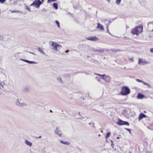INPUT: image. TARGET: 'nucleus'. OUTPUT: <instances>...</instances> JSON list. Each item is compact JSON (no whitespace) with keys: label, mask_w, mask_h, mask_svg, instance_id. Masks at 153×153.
I'll return each instance as SVG.
<instances>
[{"label":"nucleus","mask_w":153,"mask_h":153,"mask_svg":"<svg viewBox=\"0 0 153 153\" xmlns=\"http://www.w3.org/2000/svg\"><path fill=\"white\" fill-rule=\"evenodd\" d=\"M50 111L51 112H52V111H51V110H50Z\"/></svg>","instance_id":"obj_38"},{"label":"nucleus","mask_w":153,"mask_h":153,"mask_svg":"<svg viewBox=\"0 0 153 153\" xmlns=\"http://www.w3.org/2000/svg\"><path fill=\"white\" fill-rule=\"evenodd\" d=\"M110 141H111V143H113V141L112 140H110Z\"/></svg>","instance_id":"obj_35"},{"label":"nucleus","mask_w":153,"mask_h":153,"mask_svg":"<svg viewBox=\"0 0 153 153\" xmlns=\"http://www.w3.org/2000/svg\"><path fill=\"white\" fill-rule=\"evenodd\" d=\"M16 11H12L11 12L12 13H13V12H16Z\"/></svg>","instance_id":"obj_34"},{"label":"nucleus","mask_w":153,"mask_h":153,"mask_svg":"<svg viewBox=\"0 0 153 153\" xmlns=\"http://www.w3.org/2000/svg\"><path fill=\"white\" fill-rule=\"evenodd\" d=\"M55 132L57 134H58L59 136L61 137V134L60 133V131H59L58 128H56L55 130Z\"/></svg>","instance_id":"obj_15"},{"label":"nucleus","mask_w":153,"mask_h":153,"mask_svg":"<svg viewBox=\"0 0 153 153\" xmlns=\"http://www.w3.org/2000/svg\"><path fill=\"white\" fill-rule=\"evenodd\" d=\"M30 53H31V52H30Z\"/></svg>","instance_id":"obj_42"},{"label":"nucleus","mask_w":153,"mask_h":153,"mask_svg":"<svg viewBox=\"0 0 153 153\" xmlns=\"http://www.w3.org/2000/svg\"><path fill=\"white\" fill-rule=\"evenodd\" d=\"M6 0H0V3H3L6 1Z\"/></svg>","instance_id":"obj_21"},{"label":"nucleus","mask_w":153,"mask_h":153,"mask_svg":"<svg viewBox=\"0 0 153 153\" xmlns=\"http://www.w3.org/2000/svg\"><path fill=\"white\" fill-rule=\"evenodd\" d=\"M129 59L131 61V62L133 61L134 60V59L133 58H129Z\"/></svg>","instance_id":"obj_27"},{"label":"nucleus","mask_w":153,"mask_h":153,"mask_svg":"<svg viewBox=\"0 0 153 153\" xmlns=\"http://www.w3.org/2000/svg\"><path fill=\"white\" fill-rule=\"evenodd\" d=\"M111 135V133L110 132H108L106 134V136L105 137V138H106L108 137Z\"/></svg>","instance_id":"obj_16"},{"label":"nucleus","mask_w":153,"mask_h":153,"mask_svg":"<svg viewBox=\"0 0 153 153\" xmlns=\"http://www.w3.org/2000/svg\"><path fill=\"white\" fill-rule=\"evenodd\" d=\"M121 1V0H117L116 3L117 4H119L120 3Z\"/></svg>","instance_id":"obj_19"},{"label":"nucleus","mask_w":153,"mask_h":153,"mask_svg":"<svg viewBox=\"0 0 153 153\" xmlns=\"http://www.w3.org/2000/svg\"><path fill=\"white\" fill-rule=\"evenodd\" d=\"M60 142L65 145H68L69 144V143L68 142L65 141L64 142L63 141L61 140L60 141Z\"/></svg>","instance_id":"obj_13"},{"label":"nucleus","mask_w":153,"mask_h":153,"mask_svg":"<svg viewBox=\"0 0 153 153\" xmlns=\"http://www.w3.org/2000/svg\"><path fill=\"white\" fill-rule=\"evenodd\" d=\"M97 28H100V29L101 30H104V28L103 26L100 24L99 23H97Z\"/></svg>","instance_id":"obj_10"},{"label":"nucleus","mask_w":153,"mask_h":153,"mask_svg":"<svg viewBox=\"0 0 153 153\" xmlns=\"http://www.w3.org/2000/svg\"><path fill=\"white\" fill-rule=\"evenodd\" d=\"M22 61H25V62H27V63H28V61H28V60H25V59H22Z\"/></svg>","instance_id":"obj_26"},{"label":"nucleus","mask_w":153,"mask_h":153,"mask_svg":"<svg viewBox=\"0 0 153 153\" xmlns=\"http://www.w3.org/2000/svg\"><path fill=\"white\" fill-rule=\"evenodd\" d=\"M117 139H119V137H117Z\"/></svg>","instance_id":"obj_37"},{"label":"nucleus","mask_w":153,"mask_h":153,"mask_svg":"<svg viewBox=\"0 0 153 153\" xmlns=\"http://www.w3.org/2000/svg\"><path fill=\"white\" fill-rule=\"evenodd\" d=\"M136 81H138V82H143V81L141 80H140L138 79H136Z\"/></svg>","instance_id":"obj_24"},{"label":"nucleus","mask_w":153,"mask_h":153,"mask_svg":"<svg viewBox=\"0 0 153 153\" xmlns=\"http://www.w3.org/2000/svg\"><path fill=\"white\" fill-rule=\"evenodd\" d=\"M108 2H110L111 0H106Z\"/></svg>","instance_id":"obj_33"},{"label":"nucleus","mask_w":153,"mask_h":153,"mask_svg":"<svg viewBox=\"0 0 153 153\" xmlns=\"http://www.w3.org/2000/svg\"><path fill=\"white\" fill-rule=\"evenodd\" d=\"M28 63H34L35 62L34 61H28Z\"/></svg>","instance_id":"obj_25"},{"label":"nucleus","mask_w":153,"mask_h":153,"mask_svg":"<svg viewBox=\"0 0 153 153\" xmlns=\"http://www.w3.org/2000/svg\"><path fill=\"white\" fill-rule=\"evenodd\" d=\"M27 9L29 11H30V8H28V7H27Z\"/></svg>","instance_id":"obj_32"},{"label":"nucleus","mask_w":153,"mask_h":153,"mask_svg":"<svg viewBox=\"0 0 153 153\" xmlns=\"http://www.w3.org/2000/svg\"><path fill=\"white\" fill-rule=\"evenodd\" d=\"M68 51H69L68 50H66L65 51V53H68Z\"/></svg>","instance_id":"obj_31"},{"label":"nucleus","mask_w":153,"mask_h":153,"mask_svg":"<svg viewBox=\"0 0 153 153\" xmlns=\"http://www.w3.org/2000/svg\"><path fill=\"white\" fill-rule=\"evenodd\" d=\"M41 136H39V137H37V138H41Z\"/></svg>","instance_id":"obj_36"},{"label":"nucleus","mask_w":153,"mask_h":153,"mask_svg":"<svg viewBox=\"0 0 153 153\" xmlns=\"http://www.w3.org/2000/svg\"><path fill=\"white\" fill-rule=\"evenodd\" d=\"M43 0H41L40 1L39 0H35L30 5V6L34 5L36 7L38 8L39 7V6L43 2Z\"/></svg>","instance_id":"obj_3"},{"label":"nucleus","mask_w":153,"mask_h":153,"mask_svg":"<svg viewBox=\"0 0 153 153\" xmlns=\"http://www.w3.org/2000/svg\"><path fill=\"white\" fill-rule=\"evenodd\" d=\"M26 144L27 145L29 146H32V144L30 142L28 141L27 140H25Z\"/></svg>","instance_id":"obj_12"},{"label":"nucleus","mask_w":153,"mask_h":153,"mask_svg":"<svg viewBox=\"0 0 153 153\" xmlns=\"http://www.w3.org/2000/svg\"><path fill=\"white\" fill-rule=\"evenodd\" d=\"M38 50L40 52H41V53L43 52V51H42V49L40 48H38Z\"/></svg>","instance_id":"obj_23"},{"label":"nucleus","mask_w":153,"mask_h":153,"mask_svg":"<svg viewBox=\"0 0 153 153\" xmlns=\"http://www.w3.org/2000/svg\"><path fill=\"white\" fill-rule=\"evenodd\" d=\"M143 83L144 85H148V86L149 85L148 84L146 83V82H143Z\"/></svg>","instance_id":"obj_22"},{"label":"nucleus","mask_w":153,"mask_h":153,"mask_svg":"<svg viewBox=\"0 0 153 153\" xmlns=\"http://www.w3.org/2000/svg\"><path fill=\"white\" fill-rule=\"evenodd\" d=\"M53 6L55 9H57L58 8L57 4L56 3H54L53 4Z\"/></svg>","instance_id":"obj_14"},{"label":"nucleus","mask_w":153,"mask_h":153,"mask_svg":"<svg viewBox=\"0 0 153 153\" xmlns=\"http://www.w3.org/2000/svg\"><path fill=\"white\" fill-rule=\"evenodd\" d=\"M100 135H100V134H99L98 135V136H100Z\"/></svg>","instance_id":"obj_39"},{"label":"nucleus","mask_w":153,"mask_h":153,"mask_svg":"<svg viewBox=\"0 0 153 153\" xmlns=\"http://www.w3.org/2000/svg\"><path fill=\"white\" fill-rule=\"evenodd\" d=\"M126 130H128V131H130V129H128V128H126Z\"/></svg>","instance_id":"obj_30"},{"label":"nucleus","mask_w":153,"mask_h":153,"mask_svg":"<svg viewBox=\"0 0 153 153\" xmlns=\"http://www.w3.org/2000/svg\"><path fill=\"white\" fill-rule=\"evenodd\" d=\"M146 117V115L143 113H141L140 114L138 117V119L139 120H140L141 119H142L143 118Z\"/></svg>","instance_id":"obj_8"},{"label":"nucleus","mask_w":153,"mask_h":153,"mask_svg":"<svg viewBox=\"0 0 153 153\" xmlns=\"http://www.w3.org/2000/svg\"><path fill=\"white\" fill-rule=\"evenodd\" d=\"M150 51L151 53H153V48H151L150 49Z\"/></svg>","instance_id":"obj_28"},{"label":"nucleus","mask_w":153,"mask_h":153,"mask_svg":"<svg viewBox=\"0 0 153 153\" xmlns=\"http://www.w3.org/2000/svg\"><path fill=\"white\" fill-rule=\"evenodd\" d=\"M86 39L87 40L92 41H96L99 39L98 38H97L96 36H89L88 37L86 38Z\"/></svg>","instance_id":"obj_6"},{"label":"nucleus","mask_w":153,"mask_h":153,"mask_svg":"<svg viewBox=\"0 0 153 153\" xmlns=\"http://www.w3.org/2000/svg\"><path fill=\"white\" fill-rule=\"evenodd\" d=\"M57 0H48V3H51V2L56 1Z\"/></svg>","instance_id":"obj_18"},{"label":"nucleus","mask_w":153,"mask_h":153,"mask_svg":"<svg viewBox=\"0 0 153 153\" xmlns=\"http://www.w3.org/2000/svg\"><path fill=\"white\" fill-rule=\"evenodd\" d=\"M51 45L52 47V49L55 51H57V47H60V45H58L56 43L54 42H52Z\"/></svg>","instance_id":"obj_5"},{"label":"nucleus","mask_w":153,"mask_h":153,"mask_svg":"<svg viewBox=\"0 0 153 153\" xmlns=\"http://www.w3.org/2000/svg\"><path fill=\"white\" fill-rule=\"evenodd\" d=\"M96 51L100 53H102L104 51V49H99L97 50Z\"/></svg>","instance_id":"obj_17"},{"label":"nucleus","mask_w":153,"mask_h":153,"mask_svg":"<svg viewBox=\"0 0 153 153\" xmlns=\"http://www.w3.org/2000/svg\"><path fill=\"white\" fill-rule=\"evenodd\" d=\"M114 145V144H113V143H111V146H112V148H113V146Z\"/></svg>","instance_id":"obj_29"},{"label":"nucleus","mask_w":153,"mask_h":153,"mask_svg":"<svg viewBox=\"0 0 153 153\" xmlns=\"http://www.w3.org/2000/svg\"><path fill=\"white\" fill-rule=\"evenodd\" d=\"M144 97V96L143 95L139 93L137 95V98L138 99H141L143 98Z\"/></svg>","instance_id":"obj_11"},{"label":"nucleus","mask_w":153,"mask_h":153,"mask_svg":"<svg viewBox=\"0 0 153 153\" xmlns=\"http://www.w3.org/2000/svg\"><path fill=\"white\" fill-rule=\"evenodd\" d=\"M59 79L62 80L61 79V78H59Z\"/></svg>","instance_id":"obj_40"},{"label":"nucleus","mask_w":153,"mask_h":153,"mask_svg":"<svg viewBox=\"0 0 153 153\" xmlns=\"http://www.w3.org/2000/svg\"><path fill=\"white\" fill-rule=\"evenodd\" d=\"M55 22L56 24L57 25V26L59 28L60 27V25L59 24V23L58 21L56 20L55 21Z\"/></svg>","instance_id":"obj_20"},{"label":"nucleus","mask_w":153,"mask_h":153,"mask_svg":"<svg viewBox=\"0 0 153 153\" xmlns=\"http://www.w3.org/2000/svg\"><path fill=\"white\" fill-rule=\"evenodd\" d=\"M130 92V89L126 86L122 87L120 93L122 95H126L129 94Z\"/></svg>","instance_id":"obj_2"},{"label":"nucleus","mask_w":153,"mask_h":153,"mask_svg":"<svg viewBox=\"0 0 153 153\" xmlns=\"http://www.w3.org/2000/svg\"><path fill=\"white\" fill-rule=\"evenodd\" d=\"M143 26L142 25H140L139 26L135 27L131 31V32L133 35H138L143 32Z\"/></svg>","instance_id":"obj_1"},{"label":"nucleus","mask_w":153,"mask_h":153,"mask_svg":"<svg viewBox=\"0 0 153 153\" xmlns=\"http://www.w3.org/2000/svg\"><path fill=\"white\" fill-rule=\"evenodd\" d=\"M138 63L139 65H144L147 63V62L146 60H143L142 59H139Z\"/></svg>","instance_id":"obj_7"},{"label":"nucleus","mask_w":153,"mask_h":153,"mask_svg":"<svg viewBox=\"0 0 153 153\" xmlns=\"http://www.w3.org/2000/svg\"><path fill=\"white\" fill-rule=\"evenodd\" d=\"M101 132H103V131L102 130V131H101Z\"/></svg>","instance_id":"obj_41"},{"label":"nucleus","mask_w":153,"mask_h":153,"mask_svg":"<svg viewBox=\"0 0 153 153\" xmlns=\"http://www.w3.org/2000/svg\"><path fill=\"white\" fill-rule=\"evenodd\" d=\"M117 124L120 126L127 125L129 126V123L128 122L124 121L119 119H118V121L117 122Z\"/></svg>","instance_id":"obj_4"},{"label":"nucleus","mask_w":153,"mask_h":153,"mask_svg":"<svg viewBox=\"0 0 153 153\" xmlns=\"http://www.w3.org/2000/svg\"><path fill=\"white\" fill-rule=\"evenodd\" d=\"M0 84H1L0 83Z\"/></svg>","instance_id":"obj_43"},{"label":"nucleus","mask_w":153,"mask_h":153,"mask_svg":"<svg viewBox=\"0 0 153 153\" xmlns=\"http://www.w3.org/2000/svg\"><path fill=\"white\" fill-rule=\"evenodd\" d=\"M97 75L99 76H103L102 77V79L105 80H106L107 78L109 79V80L110 79V77H108V76H105V74L101 75V74H97Z\"/></svg>","instance_id":"obj_9"}]
</instances>
